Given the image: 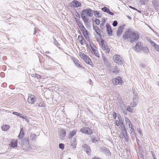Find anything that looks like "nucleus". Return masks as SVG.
I'll use <instances>...</instances> for the list:
<instances>
[{
  "label": "nucleus",
  "instance_id": "nucleus-1",
  "mask_svg": "<svg viewBox=\"0 0 159 159\" xmlns=\"http://www.w3.org/2000/svg\"><path fill=\"white\" fill-rule=\"evenodd\" d=\"M122 37L125 40L133 42L138 40L139 38V34L137 31H134L129 29L124 32Z\"/></svg>",
  "mask_w": 159,
  "mask_h": 159
},
{
  "label": "nucleus",
  "instance_id": "nucleus-2",
  "mask_svg": "<svg viewBox=\"0 0 159 159\" xmlns=\"http://www.w3.org/2000/svg\"><path fill=\"white\" fill-rule=\"evenodd\" d=\"M79 55L80 57L82 59L86 64L91 66L92 67H93V65L92 62L88 56L84 53L81 52H79Z\"/></svg>",
  "mask_w": 159,
  "mask_h": 159
},
{
  "label": "nucleus",
  "instance_id": "nucleus-3",
  "mask_svg": "<svg viewBox=\"0 0 159 159\" xmlns=\"http://www.w3.org/2000/svg\"><path fill=\"white\" fill-rule=\"evenodd\" d=\"M80 131L82 133L88 135H91L93 134L94 130L87 127H83L80 129Z\"/></svg>",
  "mask_w": 159,
  "mask_h": 159
},
{
  "label": "nucleus",
  "instance_id": "nucleus-4",
  "mask_svg": "<svg viewBox=\"0 0 159 159\" xmlns=\"http://www.w3.org/2000/svg\"><path fill=\"white\" fill-rule=\"evenodd\" d=\"M36 100V97L32 94H29L27 101L28 103L30 104H34Z\"/></svg>",
  "mask_w": 159,
  "mask_h": 159
},
{
  "label": "nucleus",
  "instance_id": "nucleus-5",
  "mask_svg": "<svg viewBox=\"0 0 159 159\" xmlns=\"http://www.w3.org/2000/svg\"><path fill=\"white\" fill-rule=\"evenodd\" d=\"M112 81L113 84L115 85L118 84L121 85L123 83L122 78L120 76H117L115 78L112 79Z\"/></svg>",
  "mask_w": 159,
  "mask_h": 159
},
{
  "label": "nucleus",
  "instance_id": "nucleus-6",
  "mask_svg": "<svg viewBox=\"0 0 159 159\" xmlns=\"http://www.w3.org/2000/svg\"><path fill=\"white\" fill-rule=\"evenodd\" d=\"M96 39L97 41L98 42L100 46L102 49H105L106 45H105L104 40L102 39V36L100 37H97Z\"/></svg>",
  "mask_w": 159,
  "mask_h": 159
},
{
  "label": "nucleus",
  "instance_id": "nucleus-7",
  "mask_svg": "<svg viewBox=\"0 0 159 159\" xmlns=\"http://www.w3.org/2000/svg\"><path fill=\"white\" fill-rule=\"evenodd\" d=\"M113 60L115 62L118 64H122V58L119 55H115L113 57Z\"/></svg>",
  "mask_w": 159,
  "mask_h": 159
},
{
  "label": "nucleus",
  "instance_id": "nucleus-8",
  "mask_svg": "<svg viewBox=\"0 0 159 159\" xmlns=\"http://www.w3.org/2000/svg\"><path fill=\"white\" fill-rule=\"evenodd\" d=\"M70 7H78L81 6V3L76 0H74L70 3Z\"/></svg>",
  "mask_w": 159,
  "mask_h": 159
},
{
  "label": "nucleus",
  "instance_id": "nucleus-9",
  "mask_svg": "<svg viewBox=\"0 0 159 159\" xmlns=\"http://www.w3.org/2000/svg\"><path fill=\"white\" fill-rule=\"evenodd\" d=\"M106 30L107 34L110 36L112 35L113 31L111 25L108 24H106Z\"/></svg>",
  "mask_w": 159,
  "mask_h": 159
},
{
  "label": "nucleus",
  "instance_id": "nucleus-10",
  "mask_svg": "<svg viewBox=\"0 0 159 159\" xmlns=\"http://www.w3.org/2000/svg\"><path fill=\"white\" fill-rule=\"evenodd\" d=\"M18 141L16 139H13L11 140V143L9 144V146L12 148L17 147Z\"/></svg>",
  "mask_w": 159,
  "mask_h": 159
},
{
  "label": "nucleus",
  "instance_id": "nucleus-11",
  "mask_svg": "<svg viewBox=\"0 0 159 159\" xmlns=\"http://www.w3.org/2000/svg\"><path fill=\"white\" fill-rule=\"evenodd\" d=\"M81 14H84L88 16H92L93 15L92 11L90 10L84 9L83 11Z\"/></svg>",
  "mask_w": 159,
  "mask_h": 159
},
{
  "label": "nucleus",
  "instance_id": "nucleus-12",
  "mask_svg": "<svg viewBox=\"0 0 159 159\" xmlns=\"http://www.w3.org/2000/svg\"><path fill=\"white\" fill-rule=\"evenodd\" d=\"M125 26V25H122L119 26L117 31V36H120L122 34Z\"/></svg>",
  "mask_w": 159,
  "mask_h": 159
},
{
  "label": "nucleus",
  "instance_id": "nucleus-13",
  "mask_svg": "<svg viewBox=\"0 0 159 159\" xmlns=\"http://www.w3.org/2000/svg\"><path fill=\"white\" fill-rule=\"evenodd\" d=\"M77 40L82 45H84L85 43V40L82 35H78Z\"/></svg>",
  "mask_w": 159,
  "mask_h": 159
},
{
  "label": "nucleus",
  "instance_id": "nucleus-14",
  "mask_svg": "<svg viewBox=\"0 0 159 159\" xmlns=\"http://www.w3.org/2000/svg\"><path fill=\"white\" fill-rule=\"evenodd\" d=\"M142 43L141 42H138L134 47L135 50L139 51L142 48Z\"/></svg>",
  "mask_w": 159,
  "mask_h": 159
},
{
  "label": "nucleus",
  "instance_id": "nucleus-15",
  "mask_svg": "<svg viewBox=\"0 0 159 159\" xmlns=\"http://www.w3.org/2000/svg\"><path fill=\"white\" fill-rule=\"evenodd\" d=\"M82 34L86 39L89 42L90 41V39L89 38V34L88 31L86 30L85 31H84Z\"/></svg>",
  "mask_w": 159,
  "mask_h": 159
},
{
  "label": "nucleus",
  "instance_id": "nucleus-16",
  "mask_svg": "<svg viewBox=\"0 0 159 159\" xmlns=\"http://www.w3.org/2000/svg\"><path fill=\"white\" fill-rule=\"evenodd\" d=\"M75 21L80 28H81L84 26L80 20L78 18H75Z\"/></svg>",
  "mask_w": 159,
  "mask_h": 159
},
{
  "label": "nucleus",
  "instance_id": "nucleus-17",
  "mask_svg": "<svg viewBox=\"0 0 159 159\" xmlns=\"http://www.w3.org/2000/svg\"><path fill=\"white\" fill-rule=\"evenodd\" d=\"M83 147L85 149L84 151L86 152L88 154L89 153L91 152V149L90 148L89 146H88L86 144H84L83 146Z\"/></svg>",
  "mask_w": 159,
  "mask_h": 159
},
{
  "label": "nucleus",
  "instance_id": "nucleus-18",
  "mask_svg": "<svg viewBox=\"0 0 159 159\" xmlns=\"http://www.w3.org/2000/svg\"><path fill=\"white\" fill-rule=\"evenodd\" d=\"M60 135L62 137H65L66 135V131L64 129H61L60 131Z\"/></svg>",
  "mask_w": 159,
  "mask_h": 159
},
{
  "label": "nucleus",
  "instance_id": "nucleus-19",
  "mask_svg": "<svg viewBox=\"0 0 159 159\" xmlns=\"http://www.w3.org/2000/svg\"><path fill=\"white\" fill-rule=\"evenodd\" d=\"M73 61L74 63L75 64L77 67H78L82 68V66H81L80 64L79 63V61L78 60L76 59H74L73 60Z\"/></svg>",
  "mask_w": 159,
  "mask_h": 159
},
{
  "label": "nucleus",
  "instance_id": "nucleus-20",
  "mask_svg": "<svg viewBox=\"0 0 159 159\" xmlns=\"http://www.w3.org/2000/svg\"><path fill=\"white\" fill-rule=\"evenodd\" d=\"M93 29L95 30V32L98 34V37H101V35L100 34V30L99 28L97 26H95L94 27Z\"/></svg>",
  "mask_w": 159,
  "mask_h": 159
},
{
  "label": "nucleus",
  "instance_id": "nucleus-21",
  "mask_svg": "<svg viewBox=\"0 0 159 159\" xmlns=\"http://www.w3.org/2000/svg\"><path fill=\"white\" fill-rule=\"evenodd\" d=\"M25 135L24 131L23 128L20 129V132L18 135V137L20 139H22L24 136Z\"/></svg>",
  "mask_w": 159,
  "mask_h": 159
},
{
  "label": "nucleus",
  "instance_id": "nucleus-22",
  "mask_svg": "<svg viewBox=\"0 0 159 159\" xmlns=\"http://www.w3.org/2000/svg\"><path fill=\"white\" fill-rule=\"evenodd\" d=\"M10 128V126L7 125H3L2 126V129L4 131H7Z\"/></svg>",
  "mask_w": 159,
  "mask_h": 159
},
{
  "label": "nucleus",
  "instance_id": "nucleus-23",
  "mask_svg": "<svg viewBox=\"0 0 159 159\" xmlns=\"http://www.w3.org/2000/svg\"><path fill=\"white\" fill-rule=\"evenodd\" d=\"M76 133V130L75 129L71 131L70 132L69 134V137L71 139L75 134Z\"/></svg>",
  "mask_w": 159,
  "mask_h": 159
},
{
  "label": "nucleus",
  "instance_id": "nucleus-24",
  "mask_svg": "<svg viewBox=\"0 0 159 159\" xmlns=\"http://www.w3.org/2000/svg\"><path fill=\"white\" fill-rule=\"evenodd\" d=\"M81 17L84 22L85 23H87L88 22V19L86 17L85 15H84V14H81Z\"/></svg>",
  "mask_w": 159,
  "mask_h": 159
},
{
  "label": "nucleus",
  "instance_id": "nucleus-25",
  "mask_svg": "<svg viewBox=\"0 0 159 159\" xmlns=\"http://www.w3.org/2000/svg\"><path fill=\"white\" fill-rule=\"evenodd\" d=\"M94 16L97 17H99L101 16V14L97 11H95L94 12Z\"/></svg>",
  "mask_w": 159,
  "mask_h": 159
},
{
  "label": "nucleus",
  "instance_id": "nucleus-26",
  "mask_svg": "<svg viewBox=\"0 0 159 159\" xmlns=\"http://www.w3.org/2000/svg\"><path fill=\"white\" fill-rule=\"evenodd\" d=\"M142 49L145 53H148L149 52V50L147 47H143Z\"/></svg>",
  "mask_w": 159,
  "mask_h": 159
},
{
  "label": "nucleus",
  "instance_id": "nucleus-27",
  "mask_svg": "<svg viewBox=\"0 0 159 159\" xmlns=\"http://www.w3.org/2000/svg\"><path fill=\"white\" fill-rule=\"evenodd\" d=\"M92 52L97 57H99L100 56V55L97 50L93 49H92Z\"/></svg>",
  "mask_w": 159,
  "mask_h": 159
},
{
  "label": "nucleus",
  "instance_id": "nucleus-28",
  "mask_svg": "<svg viewBox=\"0 0 159 159\" xmlns=\"http://www.w3.org/2000/svg\"><path fill=\"white\" fill-rule=\"evenodd\" d=\"M119 120H116V124L117 126H119L121 123L120 122V120H122L121 117H120V118H119Z\"/></svg>",
  "mask_w": 159,
  "mask_h": 159
},
{
  "label": "nucleus",
  "instance_id": "nucleus-29",
  "mask_svg": "<svg viewBox=\"0 0 159 159\" xmlns=\"http://www.w3.org/2000/svg\"><path fill=\"white\" fill-rule=\"evenodd\" d=\"M102 10L105 12H107V13L109 10V9L107 7H105L102 8Z\"/></svg>",
  "mask_w": 159,
  "mask_h": 159
},
{
  "label": "nucleus",
  "instance_id": "nucleus-30",
  "mask_svg": "<svg viewBox=\"0 0 159 159\" xmlns=\"http://www.w3.org/2000/svg\"><path fill=\"white\" fill-rule=\"evenodd\" d=\"M38 106L39 107H45V104L44 103L43 101H41L40 102L39 104H38Z\"/></svg>",
  "mask_w": 159,
  "mask_h": 159
},
{
  "label": "nucleus",
  "instance_id": "nucleus-31",
  "mask_svg": "<svg viewBox=\"0 0 159 159\" xmlns=\"http://www.w3.org/2000/svg\"><path fill=\"white\" fill-rule=\"evenodd\" d=\"M102 50L105 51V52L106 53H109L110 51V49L108 48V47L107 46H106V48L105 47V49Z\"/></svg>",
  "mask_w": 159,
  "mask_h": 159
},
{
  "label": "nucleus",
  "instance_id": "nucleus-32",
  "mask_svg": "<svg viewBox=\"0 0 159 159\" xmlns=\"http://www.w3.org/2000/svg\"><path fill=\"white\" fill-rule=\"evenodd\" d=\"M94 22L95 23L98 25H99L100 24V21L98 19H96L95 20Z\"/></svg>",
  "mask_w": 159,
  "mask_h": 159
},
{
  "label": "nucleus",
  "instance_id": "nucleus-33",
  "mask_svg": "<svg viewBox=\"0 0 159 159\" xmlns=\"http://www.w3.org/2000/svg\"><path fill=\"white\" fill-rule=\"evenodd\" d=\"M126 123L129 125V126H130V120L128 118H126L125 119Z\"/></svg>",
  "mask_w": 159,
  "mask_h": 159
},
{
  "label": "nucleus",
  "instance_id": "nucleus-34",
  "mask_svg": "<svg viewBox=\"0 0 159 159\" xmlns=\"http://www.w3.org/2000/svg\"><path fill=\"white\" fill-rule=\"evenodd\" d=\"M59 148L62 149H63L64 148V145L62 143H60L59 145Z\"/></svg>",
  "mask_w": 159,
  "mask_h": 159
},
{
  "label": "nucleus",
  "instance_id": "nucleus-35",
  "mask_svg": "<svg viewBox=\"0 0 159 159\" xmlns=\"http://www.w3.org/2000/svg\"><path fill=\"white\" fill-rule=\"evenodd\" d=\"M117 21L116 20H115L112 23V25L114 27H116L117 25Z\"/></svg>",
  "mask_w": 159,
  "mask_h": 159
},
{
  "label": "nucleus",
  "instance_id": "nucleus-36",
  "mask_svg": "<svg viewBox=\"0 0 159 159\" xmlns=\"http://www.w3.org/2000/svg\"><path fill=\"white\" fill-rule=\"evenodd\" d=\"M149 42L151 45H152L153 47H154L156 45V44L152 40H150Z\"/></svg>",
  "mask_w": 159,
  "mask_h": 159
},
{
  "label": "nucleus",
  "instance_id": "nucleus-37",
  "mask_svg": "<svg viewBox=\"0 0 159 159\" xmlns=\"http://www.w3.org/2000/svg\"><path fill=\"white\" fill-rule=\"evenodd\" d=\"M154 49L157 51L159 52V46L156 45L154 47Z\"/></svg>",
  "mask_w": 159,
  "mask_h": 159
},
{
  "label": "nucleus",
  "instance_id": "nucleus-38",
  "mask_svg": "<svg viewBox=\"0 0 159 159\" xmlns=\"http://www.w3.org/2000/svg\"><path fill=\"white\" fill-rule=\"evenodd\" d=\"M105 23V22H104V23H101L100 25V27L101 28V29H104V24Z\"/></svg>",
  "mask_w": 159,
  "mask_h": 159
},
{
  "label": "nucleus",
  "instance_id": "nucleus-39",
  "mask_svg": "<svg viewBox=\"0 0 159 159\" xmlns=\"http://www.w3.org/2000/svg\"><path fill=\"white\" fill-rule=\"evenodd\" d=\"M80 30L83 33H84V31H85V30H86V29L84 27L81 28H80Z\"/></svg>",
  "mask_w": 159,
  "mask_h": 159
},
{
  "label": "nucleus",
  "instance_id": "nucleus-40",
  "mask_svg": "<svg viewBox=\"0 0 159 159\" xmlns=\"http://www.w3.org/2000/svg\"><path fill=\"white\" fill-rule=\"evenodd\" d=\"M127 110L129 112H132L133 111L132 109L129 107H127Z\"/></svg>",
  "mask_w": 159,
  "mask_h": 159
},
{
  "label": "nucleus",
  "instance_id": "nucleus-41",
  "mask_svg": "<svg viewBox=\"0 0 159 159\" xmlns=\"http://www.w3.org/2000/svg\"><path fill=\"white\" fill-rule=\"evenodd\" d=\"M113 116L114 119H116V112H114L113 113Z\"/></svg>",
  "mask_w": 159,
  "mask_h": 159
},
{
  "label": "nucleus",
  "instance_id": "nucleus-42",
  "mask_svg": "<svg viewBox=\"0 0 159 159\" xmlns=\"http://www.w3.org/2000/svg\"><path fill=\"white\" fill-rule=\"evenodd\" d=\"M107 13H109V14H110V15H114V13L113 12H111L110 11V10H109V11Z\"/></svg>",
  "mask_w": 159,
  "mask_h": 159
},
{
  "label": "nucleus",
  "instance_id": "nucleus-43",
  "mask_svg": "<svg viewBox=\"0 0 159 159\" xmlns=\"http://www.w3.org/2000/svg\"><path fill=\"white\" fill-rule=\"evenodd\" d=\"M113 72L114 73H115L116 74L117 73H118L119 72V70H117V69H116V70H113Z\"/></svg>",
  "mask_w": 159,
  "mask_h": 159
},
{
  "label": "nucleus",
  "instance_id": "nucleus-44",
  "mask_svg": "<svg viewBox=\"0 0 159 159\" xmlns=\"http://www.w3.org/2000/svg\"><path fill=\"white\" fill-rule=\"evenodd\" d=\"M12 114L15 115H16V116H18V115L19 114V113L17 112H13V113H12Z\"/></svg>",
  "mask_w": 159,
  "mask_h": 159
},
{
  "label": "nucleus",
  "instance_id": "nucleus-45",
  "mask_svg": "<svg viewBox=\"0 0 159 159\" xmlns=\"http://www.w3.org/2000/svg\"><path fill=\"white\" fill-rule=\"evenodd\" d=\"M18 116H20V117L21 118H24V117H23V115L22 114H21L20 113H19V114L18 115Z\"/></svg>",
  "mask_w": 159,
  "mask_h": 159
},
{
  "label": "nucleus",
  "instance_id": "nucleus-46",
  "mask_svg": "<svg viewBox=\"0 0 159 159\" xmlns=\"http://www.w3.org/2000/svg\"><path fill=\"white\" fill-rule=\"evenodd\" d=\"M131 106L133 107H135V106H136L135 103H134V104H131Z\"/></svg>",
  "mask_w": 159,
  "mask_h": 159
},
{
  "label": "nucleus",
  "instance_id": "nucleus-47",
  "mask_svg": "<svg viewBox=\"0 0 159 159\" xmlns=\"http://www.w3.org/2000/svg\"><path fill=\"white\" fill-rule=\"evenodd\" d=\"M92 159H100V158L98 157H93Z\"/></svg>",
  "mask_w": 159,
  "mask_h": 159
},
{
  "label": "nucleus",
  "instance_id": "nucleus-48",
  "mask_svg": "<svg viewBox=\"0 0 159 159\" xmlns=\"http://www.w3.org/2000/svg\"><path fill=\"white\" fill-rule=\"evenodd\" d=\"M132 9H133L134 10H137V9L136 8H135L134 7H133V8H132Z\"/></svg>",
  "mask_w": 159,
  "mask_h": 159
},
{
  "label": "nucleus",
  "instance_id": "nucleus-49",
  "mask_svg": "<svg viewBox=\"0 0 159 159\" xmlns=\"http://www.w3.org/2000/svg\"><path fill=\"white\" fill-rule=\"evenodd\" d=\"M1 75H4V73L3 72H2L1 73Z\"/></svg>",
  "mask_w": 159,
  "mask_h": 159
},
{
  "label": "nucleus",
  "instance_id": "nucleus-50",
  "mask_svg": "<svg viewBox=\"0 0 159 159\" xmlns=\"http://www.w3.org/2000/svg\"><path fill=\"white\" fill-rule=\"evenodd\" d=\"M136 11H137L138 12H139V13H140V12H140V11L139 10H136Z\"/></svg>",
  "mask_w": 159,
  "mask_h": 159
},
{
  "label": "nucleus",
  "instance_id": "nucleus-51",
  "mask_svg": "<svg viewBox=\"0 0 159 159\" xmlns=\"http://www.w3.org/2000/svg\"><path fill=\"white\" fill-rule=\"evenodd\" d=\"M129 7L130 8H132H132H133V7H131V6H129Z\"/></svg>",
  "mask_w": 159,
  "mask_h": 159
},
{
  "label": "nucleus",
  "instance_id": "nucleus-52",
  "mask_svg": "<svg viewBox=\"0 0 159 159\" xmlns=\"http://www.w3.org/2000/svg\"><path fill=\"white\" fill-rule=\"evenodd\" d=\"M157 83H158V84H157L159 86V82H158Z\"/></svg>",
  "mask_w": 159,
  "mask_h": 159
},
{
  "label": "nucleus",
  "instance_id": "nucleus-53",
  "mask_svg": "<svg viewBox=\"0 0 159 159\" xmlns=\"http://www.w3.org/2000/svg\"><path fill=\"white\" fill-rule=\"evenodd\" d=\"M32 140H34L33 138L32 139Z\"/></svg>",
  "mask_w": 159,
  "mask_h": 159
},
{
  "label": "nucleus",
  "instance_id": "nucleus-54",
  "mask_svg": "<svg viewBox=\"0 0 159 159\" xmlns=\"http://www.w3.org/2000/svg\"><path fill=\"white\" fill-rule=\"evenodd\" d=\"M68 159H71L70 158H69Z\"/></svg>",
  "mask_w": 159,
  "mask_h": 159
},
{
  "label": "nucleus",
  "instance_id": "nucleus-55",
  "mask_svg": "<svg viewBox=\"0 0 159 159\" xmlns=\"http://www.w3.org/2000/svg\"><path fill=\"white\" fill-rule=\"evenodd\" d=\"M159 126V124L158 125Z\"/></svg>",
  "mask_w": 159,
  "mask_h": 159
}]
</instances>
